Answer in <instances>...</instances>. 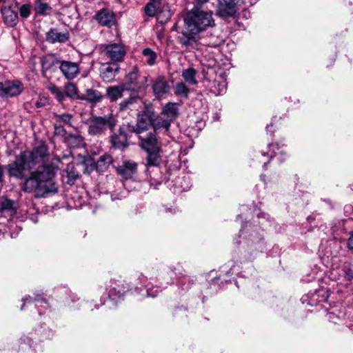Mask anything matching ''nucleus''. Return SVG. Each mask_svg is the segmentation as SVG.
<instances>
[{"label":"nucleus","instance_id":"nucleus-1","mask_svg":"<svg viewBox=\"0 0 353 353\" xmlns=\"http://www.w3.org/2000/svg\"><path fill=\"white\" fill-rule=\"evenodd\" d=\"M48 155L46 146L41 145L32 151H23L16 160L8 165L10 176L17 179L25 176L26 171L35 168L25 179L22 190L34 193L36 198H46L58 192L54 177L58 168L52 163H45Z\"/></svg>","mask_w":353,"mask_h":353},{"label":"nucleus","instance_id":"nucleus-2","mask_svg":"<svg viewBox=\"0 0 353 353\" xmlns=\"http://www.w3.org/2000/svg\"><path fill=\"white\" fill-rule=\"evenodd\" d=\"M185 28L179 37L181 43L188 47L195 41V35L215 24L212 11L193 8L184 17Z\"/></svg>","mask_w":353,"mask_h":353},{"label":"nucleus","instance_id":"nucleus-3","mask_svg":"<svg viewBox=\"0 0 353 353\" xmlns=\"http://www.w3.org/2000/svg\"><path fill=\"white\" fill-rule=\"evenodd\" d=\"M239 237L242 239L238 243H242L241 259L243 261L254 260L265 248L262 234L251 223L242 224Z\"/></svg>","mask_w":353,"mask_h":353},{"label":"nucleus","instance_id":"nucleus-4","mask_svg":"<svg viewBox=\"0 0 353 353\" xmlns=\"http://www.w3.org/2000/svg\"><path fill=\"white\" fill-rule=\"evenodd\" d=\"M117 123L115 116L110 113L103 116H92L87 119L85 124L90 135L100 136L108 130L112 132Z\"/></svg>","mask_w":353,"mask_h":353},{"label":"nucleus","instance_id":"nucleus-5","mask_svg":"<svg viewBox=\"0 0 353 353\" xmlns=\"http://www.w3.org/2000/svg\"><path fill=\"white\" fill-rule=\"evenodd\" d=\"M204 79L210 92L215 95H221L225 92L227 88L226 77L221 69L208 67L204 70Z\"/></svg>","mask_w":353,"mask_h":353},{"label":"nucleus","instance_id":"nucleus-6","mask_svg":"<svg viewBox=\"0 0 353 353\" xmlns=\"http://www.w3.org/2000/svg\"><path fill=\"white\" fill-rule=\"evenodd\" d=\"M52 336V332L51 330L40 327L34 332L23 335L20 339V343L27 345L29 348H32L35 352H42L43 346L40 344V342L50 339Z\"/></svg>","mask_w":353,"mask_h":353},{"label":"nucleus","instance_id":"nucleus-7","mask_svg":"<svg viewBox=\"0 0 353 353\" xmlns=\"http://www.w3.org/2000/svg\"><path fill=\"white\" fill-rule=\"evenodd\" d=\"M49 91L54 97L57 101L62 105H64L66 98L72 100L79 99L81 94L77 85L72 82H67L63 88L52 84L48 87Z\"/></svg>","mask_w":353,"mask_h":353},{"label":"nucleus","instance_id":"nucleus-8","mask_svg":"<svg viewBox=\"0 0 353 353\" xmlns=\"http://www.w3.org/2000/svg\"><path fill=\"white\" fill-rule=\"evenodd\" d=\"M269 150L267 153H258L256 158L260 163L265 167L273 157L276 158L279 162H283L288 157L285 145L279 143H271L268 145Z\"/></svg>","mask_w":353,"mask_h":353},{"label":"nucleus","instance_id":"nucleus-9","mask_svg":"<svg viewBox=\"0 0 353 353\" xmlns=\"http://www.w3.org/2000/svg\"><path fill=\"white\" fill-rule=\"evenodd\" d=\"M126 54L125 47L121 43H110L103 46L102 55L112 63L123 61Z\"/></svg>","mask_w":353,"mask_h":353},{"label":"nucleus","instance_id":"nucleus-10","mask_svg":"<svg viewBox=\"0 0 353 353\" xmlns=\"http://www.w3.org/2000/svg\"><path fill=\"white\" fill-rule=\"evenodd\" d=\"M242 3L243 0H219L216 14L223 19L232 17L237 11V6Z\"/></svg>","mask_w":353,"mask_h":353},{"label":"nucleus","instance_id":"nucleus-11","mask_svg":"<svg viewBox=\"0 0 353 353\" xmlns=\"http://www.w3.org/2000/svg\"><path fill=\"white\" fill-rule=\"evenodd\" d=\"M145 13L148 17H154L163 14L166 19L171 17L168 6L163 0H150L145 6Z\"/></svg>","mask_w":353,"mask_h":353},{"label":"nucleus","instance_id":"nucleus-12","mask_svg":"<svg viewBox=\"0 0 353 353\" xmlns=\"http://www.w3.org/2000/svg\"><path fill=\"white\" fill-rule=\"evenodd\" d=\"M159 134L154 132H148L143 135L139 136V146L145 152L149 150H156V149L161 148L163 142Z\"/></svg>","mask_w":353,"mask_h":353},{"label":"nucleus","instance_id":"nucleus-13","mask_svg":"<svg viewBox=\"0 0 353 353\" xmlns=\"http://www.w3.org/2000/svg\"><path fill=\"white\" fill-rule=\"evenodd\" d=\"M151 125L154 133L157 134L170 135L171 122L161 114L152 118L151 117Z\"/></svg>","mask_w":353,"mask_h":353},{"label":"nucleus","instance_id":"nucleus-14","mask_svg":"<svg viewBox=\"0 0 353 353\" xmlns=\"http://www.w3.org/2000/svg\"><path fill=\"white\" fill-rule=\"evenodd\" d=\"M94 19L99 25L105 27H112L117 23L114 12L106 8L98 10L94 15Z\"/></svg>","mask_w":353,"mask_h":353},{"label":"nucleus","instance_id":"nucleus-15","mask_svg":"<svg viewBox=\"0 0 353 353\" xmlns=\"http://www.w3.org/2000/svg\"><path fill=\"white\" fill-rule=\"evenodd\" d=\"M152 88L154 96L158 99H163L170 90V86L163 76H159L153 81Z\"/></svg>","mask_w":353,"mask_h":353},{"label":"nucleus","instance_id":"nucleus-16","mask_svg":"<svg viewBox=\"0 0 353 353\" xmlns=\"http://www.w3.org/2000/svg\"><path fill=\"white\" fill-rule=\"evenodd\" d=\"M59 69L63 77L68 81L75 79L80 72L79 64L70 61H61Z\"/></svg>","mask_w":353,"mask_h":353},{"label":"nucleus","instance_id":"nucleus-17","mask_svg":"<svg viewBox=\"0 0 353 353\" xmlns=\"http://www.w3.org/2000/svg\"><path fill=\"white\" fill-rule=\"evenodd\" d=\"M120 67L118 63L106 62L101 64L100 77L103 81L106 82L112 81L118 73Z\"/></svg>","mask_w":353,"mask_h":353},{"label":"nucleus","instance_id":"nucleus-18","mask_svg":"<svg viewBox=\"0 0 353 353\" xmlns=\"http://www.w3.org/2000/svg\"><path fill=\"white\" fill-rule=\"evenodd\" d=\"M139 69L134 66L125 77V81L122 84L127 90L139 92L141 88V84L139 80Z\"/></svg>","mask_w":353,"mask_h":353},{"label":"nucleus","instance_id":"nucleus-19","mask_svg":"<svg viewBox=\"0 0 353 353\" xmlns=\"http://www.w3.org/2000/svg\"><path fill=\"white\" fill-rule=\"evenodd\" d=\"M191 181L188 176H178L168 185L170 189L174 193L178 194L190 190Z\"/></svg>","mask_w":353,"mask_h":353},{"label":"nucleus","instance_id":"nucleus-20","mask_svg":"<svg viewBox=\"0 0 353 353\" xmlns=\"http://www.w3.org/2000/svg\"><path fill=\"white\" fill-rule=\"evenodd\" d=\"M23 90V85L19 80L6 81L1 94L5 97H15L19 95Z\"/></svg>","mask_w":353,"mask_h":353},{"label":"nucleus","instance_id":"nucleus-21","mask_svg":"<svg viewBox=\"0 0 353 353\" xmlns=\"http://www.w3.org/2000/svg\"><path fill=\"white\" fill-rule=\"evenodd\" d=\"M106 290L108 292L109 298L114 300L117 298H121L129 290V288L121 283V281H110Z\"/></svg>","mask_w":353,"mask_h":353},{"label":"nucleus","instance_id":"nucleus-22","mask_svg":"<svg viewBox=\"0 0 353 353\" xmlns=\"http://www.w3.org/2000/svg\"><path fill=\"white\" fill-rule=\"evenodd\" d=\"M69 37L68 31L59 32L56 28H50L46 34V41L50 43H65Z\"/></svg>","mask_w":353,"mask_h":353},{"label":"nucleus","instance_id":"nucleus-23","mask_svg":"<svg viewBox=\"0 0 353 353\" xmlns=\"http://www.w3.org/2000/svg\"><path fill=\"white\" fill-rule=\"evenodd\" d=\"M151 117L147 114H139L137 122L133 128V132L137 134L142 135L143 132H146L151 125Z\"/></svg>","mask_w":353,"mask_h":353},{"label":"nucleus","instance_id":"nucleus-24","mask_svg":"<svg viewBox=\"0 0 353 353\" xmlns=\"http://www.w3.org/2000/svg\"><path fill=\"white\" fill-rule=\"evenodd\" d=\"M117 170L125 179H131L137 172V164L133 161L127 160L123 161Z\"/></svg>","mask_w":353,"mask_h":353},{"label":"nucleus","instance_id":"nucleus-25","mask_svg":"<svg viewBox=\"0 0 353 353\" xmlns=\"http://www.w3.org/2000/svg\"><path fill=\"white\" fill-rule=\"evenodd\" d=\"M110 143L114 148L123 150L127 148L128 144L125 130L120 128L118 134L114 133L110 137Z\"/></svg>","mask_w":353,"mask_h":353},{"label":"nucleus","instance_id":"nucleus-26","mask_svg":"<svg viewBox=\"0 0 353 353\" xmlns=\"http://www.w3.org/2000/svg\"><path fill=\"white\" fill-rule=\"evenodd\" d=\"M161 114L172 123L179 115V104L172 102L167 103L163 107Z\"/></svg>","mask_w":353,"mask_h":353},{"label":"nucleus","instance_id":"nucleus-27","mask_svg":"<svg viewBox=\"0 0 353 353\" xmlns=\"http://www.w3.org/2000/svg\"><path fill=\"white\" fill-rule=\"evenodd\" d=\"M1 14L5 23L10 26L14 27L18 22V12L14 10L11 7H4L1 9Z\"/></svg>","mask_w":353,"mask_h":353},{"label":"nucleus","instance_id":"nucleus-28","mask_svg":"<svg viewBox=\"0 0 353 353\" xmlns=\"http://www.w3.org/2000/svg\"><path fill=\"white\" fill-rule=\"evenodd\" d=\"M34 11L36 15L46 17L51 14L52 8L43 0H34Z\"/></svg>","mask_w":353,"mask_h":353},{"label":"nucleus","instance_id":"nucleus-29","mask_svg":"<svg viewBox=\"0 0 353 353\" xmlns=\"http://www.w3.org/2000/svg\"><path fill=\"white\" fill-rule=\"evenodd\" d=\"M17 208L14 202L8 198H2L0 201V212L3 216H12L15 214Z\"/></svg>","mask_w":353,"mask_h":353},{"label":"nucleus","instance_id":"nucleus-30","mask_svg":"<svg viewBox=\"0 0 353 353\" xmlns=\"http://www.w3.org/2000/svg\"><path fill=\"white\" fill-rule=\"evenodd\" d=\"M21 301L23 304L20 307L21 310H25V306L27 304H30L33 302L34 303L36 307H39L42 305L43 303L46 305L45 308L48 307V303L46 299L43 298L40 294H35L34 298L31 297L30 295L25 296Z\"/></svg>","mask_w":353,"mask_h":353},{"label":"nucleus","instance_id":"nucleus-31","mask_svg":"<svg viewBox=\"0 0 353 353\" xmlns=\"http://www.w3.org/2000/svg\"><path fill=\"white\" fill-rule=\"evenodd\" d=\"M127 90L122 84L110 86L106 89V95L111 101H115L123 97V93Z\"/></svg>","mask_w":353,"mask_h":353},{"label":"nucleus","instance_id":"nucleus-32","mask_svg":"<svg viewBox=\"0 0 353 353\" xmlns=\"http://www.w3.org/2000/svg\"><path fill=\"white\" fill-rule=\"evenodd\" d=\"M161 148L156 149V150H149V152H146L147 157H146V163L145 166H158L160 165L161 161Z\"/></svg>","mask_w":353,"mask_h":353},{"label":"nucleus","instance_id":"nucleus-33","mask_svg":"<svg viewBox=\"0 0 353 353\" xmlns=\"http://www.w3.org/2000/svg\"><path fill=\"white\" fill-rule=\"evenodd\" d=\"M64 141L70 148H78L84 145L83 138L79 134H68L65 137Z\"/></svg>","mask_w":353,"mask_h":353},{"label":"nucleus","instance_id":"nucleus-34","mask_svg":"<svg viewBox=\"0 0 353 353\" xmlns=\"http://www.w3.org/2000/svg\"><path fill=\"white\" fill-rule=\"evenodd\" d=\"M102 99L101 92L94 89H87L85 94H81L80 100H84L90 103L99 102Z\"/></svg>","mask_w":353,"mask_h":353},{"label":"nucleus","instance_id":"nucleus-35","mask_svg":"<svg viewBox=\"0 0 353 353\" xmlns=\"http://www.w3.org/2000/svg\"><path fill=\"white\" fill-rule=\"evenodd\" d=\"M112 163V157L107 154L101 156L96 163V168L99 172L105 171Z\"/></svg>","mask_w":353,"mask_h":353},{"label":"nucleus","instance_id":"nucleus-36","mask_svg":"<svg viewBox=\"0 0 353 353\" xmlns=\"http://www.w3.org/2000/svg\"><path fill=\"white\" fill-rule=\"evenodd\" d=\"M197 72L193 68H189L182 71L181 76L184 81L190 85H196L197 80L196 79Z\"/></svg>","mask_w":353,"mask_h":353},{"label":"nucleus","instance_id":"nucleus-37","mask_svg":"<svg viewBox=\"0 0 353 353\" xmlns=\"http://www.w3.org/2000/svg\"><path fill=\"white\" fill-rule=\"evenodd\" d=\"M65 172V175H63V177H67L66 183L70 185H72L74 181L79 178V173L75 170L73 163H70L67 165Z\"/></svg>","mask_w":353,"mask_h":353},{"label":"nucleus","instance_id":"nucleus-38","mask_svg":"<svg viewBox=\"0 0 353 353\" xmlns=\"http://www.w3.org/2000/svg\"><path fill=\"white\" fill-rule=\"evenodd\" d=\"M61 61L55 59L54 57L50 55H47L41 58V64L42 66L43 70H50L53 66L56 65H59Z\"/></svg>","mask_w":353,"mask_h":353},{"label":"nucleus","instance_id":"nucleus-39","mask_svg":"<svg viewBox=\"0 0 353 353\" xmlns=\"http://www.w3.org/2000/svg\"><path fill=\"white\" fill-rule=\"evenodd\" d=\"M139 99L138 96L130 97L128 99H124L119 104V110L120 111H126L129 108L135 104L137 101Z\"/></svg>","mask_w":353,"mask_h":353},{"label":"nucleus","instance_id":"nucleus-40","mask_svg":"<svg viewBox=\"0 0 353 353\" xmlns=\"http://www.w3.org/2000/svg\"><path fill=\"white\" fill-rule=\"evenodd\" d=\"M174 94L182 98L188 97L189 88L183 82L177 83L174 87Z\"/></svg>","mask_w":353,"mask_h":353},{"label":"nucleus","instance_id":"nucleus-41","mask_svg":"<svg viewBox=\"0 0 353 353\" xmlns=\"http://www.w3.org/2000/svg\"><path fill=\"white\" fill-rule=\"evenodd\" d=\"M143 55L146 58L145 62L150 65L155 64L157 59V54L150 48H145L142 52Z\"/></svg>","mask_w":353,"mask_h":353},{"label":"nucleus","instance_id":"nucleus-42","mask_svg":"<svg viewBox=\"0 0 353 353\" xmlns=\"http://www.w3.org/2000/svg\"><path fill=\"white\" fill-rule=\"evenodd\" d=\"M55 123H59L61 125L65 124L69 126L72 125L71 120L72 119V115L70 114H55Z\"/></svg>","mask_w":353,"mask_h":353},{"label":"nucleus","instance_id":"nucleus-43","mask_svg":"<svg viewBox=\"0 0 353 353\" xmlns=\"http://www.w3.org/2000/svg\"><path fill=\"white\" fill-rule=\"evenodd\" d=\"M19 14L23 19H27L30 17L32 11V6L29 3L23 4L19 8Z\"/></svg>","mask_w":353,"mask_h":353},{"label":"nucleus","instance_id":"nucleus-44","mask_svg":"<svg viewBox=\"0 0 353 353\" xmlns=\"http://www.w3.org/2000/svg\"><path fill=\"white\" fill-rule=\"evenodd\" d=\"M54 133L55 134L63 137L64 138L68 135L63 125L59 123H54Z\"/></svg>","mask_w":353,"mask_h":353},{"label":"nucleus","instance_id":"nucleus-45","mask_svg":"<svg viewBox=\"0 0 353 353\" xmlns=\"http://www.w3.org/2000/svg\"><path fill=\"white\" fill-rule=\"evenodd\" d=\"M179 210L172 205L162 206L159 209L160 213L170 214H174L176 213Z\"/></svg>","mask_w":353,"mask_h":353},{"label":"nucleus","instance_id":"nucleus-46","mask_svg":"<svg viewBox=\"0 0 353 353\" xmlns=\"http://www.w3.org/2000/svg\"><path fill=\"white\" fill-rule=\"evenodd\" d=\"M257 217L259 219H261V221H259L262 226L265 227L266 223L269 221V216L263 212H261L257 214Z\"/></svg>","mask_w":353,"mask_h":353},{"label":"nucleus","instance_id":"nucleus-47","mask_svg":"<svg viewBox=\"0 0 353 353\" xmlns=\"http://www.w3.org/2000/svg\"><path fill=\"white\" fill-rule=\"evenodd\" d=\"M159 292V291L158 289H156L154 290L153 289H148L147 290L148 296L155 297L157 296Z\"/></svg>","mask_w":353,"mask_h":353},{"label":"nucleus","instance_id":"nucleus-48","mask_svg":"<svg viewBox=\"0 0 353 353\" xmlns=\"http://www.w3.org/2000/svg\"><path fill=\"white\" fill-rule=\"evenodd\" d=\"M347 247L349 250L353 252V232L351 234V236L348 239Z\"/></svg>","mask_w":353,"mask_h":353},{"label":"nucleus","instance_id":"nucleus-49","mask_svg":"<svg viewBox=\"0 0 353 353\" xmlns=\"http://www.w3.org/2000/svg\"><path fill=\"white\" fill-rule=\"evenodd\" d=\"M193 1H194V3L196 4V6H202L208 1V0H193Z\"/></svg>","mask_w":353,"mask_h":353},{"label":"nucleus","instance_id":"nucleus-50","mask_svg":"<svg viewBox=\"0 0 353 353\" xmlns=\"http://www.w3.org/2000/svg\"><path fill=\"white\" fill-rule=\"evenodd\" d=\"M219 43H220V41L216 39V41L206 43V45L210 47H216L219 45Z\"/></svg>","mask_w":353,"mask_h":353},{"label":"nucleus","instance_id":"nucleus-51","mask_svg":"<svg viewBox=\"0 0 353 353\" xmlns=\"http://www.w3.org/2000/svg\"><path fill=\"white\" fill-rule=\"evenodd\" d=\"M190 281V279L188 278V277H183L182 278L180 281H179V283L180 284H183L184 283H185L186 281Z\"/></svg>","mask_w":353,"mask_h":353},{"label":"nucleus","instance_id":"nucleus-52","mask_svg":"<svg viewBox=\"0 0 353 353\" xmlns=\"http://www.w3.org/2000/svg\"><path fill=\"white\" fill-rule=\"evenodd\" d=\"M43 105H44V104L43 103L40 102V101H37L35 103V106L37 108H41V107H43Z\"/></svg>","mask_w":353,"mask_h":353},{"label":"nucleus","instance_id":"nucleus-53","mask_svg":"<svg viewBox=\"0 0 353 353\" xmlns=\"http://www.w3.org/2000/svg\"><path fill=\"white\" fill-rule=\"evenodd\" d=\"M250 4H255L259 0H246Z\"/></svg>","mask_w":353,"mask_h":353},{"label":"nucleus","instance_id":"nucleus-54","mask_svg":"<svg viewBox=\"0 0 353 353\" xmlns=\"http://www.w3.org/2000/svg\"><path fill=\"white\" fill-rule=\"evenodd\" d=\"M272 128V124H270V125H268L266 126V130H267V132H270V131H271V128Z\"/></svg>","mask_w":353,"mask_h":353},{"label":"nucleus","instance_id":"nucleus-55","mask_svg":"<svg viewBox=\"0 0 353 353\" xmlns=\"http://www.w3.org/2000/svg\"><path fill=\"white\" fill-rule=\"evenodd\" d=\"M139 279L141 280V283L143 285L144 281H145V276L141 275V277H140Z\"/></svg>","mask_w":353,"mask_h":353},{"label":"nucleus","instance_id":"nucleus-56","mask_svg":"<svg viewBox=\"0 0 353 353\" xmlns=\"http://www.w3.org/2000/svg\"><path fill=\"white\" fill-rule=\"evenodd\" d=\"M2 176H3V169H2L1 166H0V181L2 179Z\"/></svg>","mask_w":353,"mask_h":353},{"label":"nucleus","instance_id":"nucleus-57","mask_svg":"<svg viewBox=\"0 0 353 353\" xmlns=\"http://www.w3.org/2000/svg\"><path fill=\"white\" fill-rule=\"evenodd\" d=\"M3 86H4V83L0 82V91H1V92L3 91Z\"/></svg>","mask_w":353,"mask_h":353},{"label":"nucleus","instance_id":"nucleus-58","mask_svg":"<svg viewBox=\"0 0 353 353\" xmlns=\"http://www.w3.org/2000/svg\"><path fill=\"white\" fill-rule=\"evenodd\" d=\"M17 236V234H14L12 232L10 233L11 238H15Z\"/></svg>","mask_w":353,"mask_h":353},{"label":"nucleus","instance_id":"nucleus-59","mask_svg":"<svg viewBox=\"0 0 353 353\" xmlns=\"http://www.w3.org/2000/svg\"><path fill=\"white\" fill-rule=\"evenodd\" d=\"M120 199L119 197L114 196L113 195H112V201H114L116 199Z\"/></svg>","mask_w":353,"mask_h":353},{"label":"nucleus","instance_id":"nucleus-60","mask_svg":"<svg viewBox=\"0 0 353 353\" xmlns=\"http://www.w3.org/2000/svg\"><path fill=\"white\" fill-rule=\"evenodd\" d=\"M217 279L212 280L211 285L215 284L217 282Z\"/></svg>","mask_w":353,"mask_h":353},{"label":"nucleus","instance_id":"nucleus-61","mask_svg":"<svg viewBox=\"0 0 353 353\" xmlns=\"http://www.w3.org/2000/svg\"><path fill=\"white\" fill-rule=\"evenodd\" d=\"M173 281H174L173 278H171L170 281V282H168V283H173Z\"/></svg>","mask_w":353,"mask_h":353},{"label":"nucleus","instance_id":"nucleus-62","mask_svg":"<svg viewBox=\"0 0 353 353\" xmlns=\"http://www.w3.org/2000/svg\"><path fill=\"white\" fill-rule=\"evenodd\" d=\"M241 216H242V215L239 214V215L237 216L236 219H239L241 218Z\"/></svg>","mask_w":353,"mask_h":353},{"label":"nucleus","instance_id":"nucleus-63","mask_svg":"<svg viewBox=\"0 0 353 353\" xmlns=\"http://www.w3.org/2000/svg\"><path fill=\"white\" fill-rule=\"evenodd\" d=\"M171 274L172 275L174 274V270L172 269L171 270Z\"/></svg>","mask_w":353,"mask_h":353},{"label":"nucleus","instance_id":"nucleus-64","mask_svg":"<svg viewBox=\"0 0 353 353\" xmlns=\"http://www.w3.org/2000/svg\"><path fill=\"white\" fill-rule=\"evenodd\" d=\"M39 314H41V310L39 309L38 310Z\"/></svg>","mask_w":353,"mask_h":353}]
</instances>
